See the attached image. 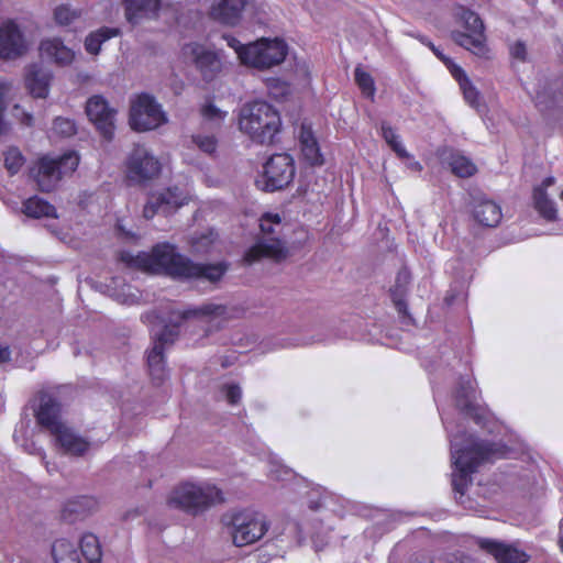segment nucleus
<instances>
[{"mask_svg":"<svg viewBox=\"0 0 563 563\" xmlns=\"http://www.w3.org/2000/svg\"><path fill=\"white\" fill-rule=\"evenodd\" d=\"M325 545L327 544L324 542L319 543L318 539L313 538V548H314L316 552L323 550Z\"/></svg>","mask_w":563,"mask_h":563,"instance_id":"60","label":"nucleus"},{"mask_svg":"<svg viewBox=\"0 0 563 563\" xmlns=\"http://www.w3.org/2000/svg\"><path fill=\"white\" fill-rule=\"evenodd\" d=\"M287 44L280 38H262L250 43L242 53V64L258 69L271 68L284 62L287 55Z\"/></svg>","mask_w":563,"mask_h":563,"instance_id":"10","label":"nucleus"},{"mask_svg":"<svg viewBox=\"0 0 563 563\" xmlns=\"http://www.w3.org/2000/svg\"><path fill=\"white\" fill-rule=\"evenodd\" d=\"M52 435L55 445L65 454L82 456L89 450L90 443L67 426Z\"/></svg>","mask_w":563,"mask_h":563,"instance_id":"23","label":"nucleus"},{"mask_svg":"<svg viewBox=\"0 0 563 563\" xmlns=\"http://www.w3.org/2000/svg\"><path fill=\"white\" fill-rule=\"evenodd\" d=\"M476 382L471 375L461 376L455 391V404L461 415L471 418L476 424L487 419V410L476 402Z\"/></svg>","mask_w":563,"mask_h":563,"instance_id":"14","label":"nucleus"},{"mask_svg":"<svg viewBox=\"0 0 563 563\" xmlns=\"http://www.w3.org/2000/svg\"><path fill=\"white\" fill-rule=\"evenodd\" d=\"M54 133L68 137L76 133V124L74 120L58 117L54 120L53 123Z\"/></svg>","mask_w":563,"mask_h":563,"instance_id":"47","label":"nucleus"},{"mask_svg":"<svg viewBox=\"0 0 563 563\" xmlns=\"http://www.w3.org/2000/svg\"><path fill=\"white\" fill-rule=\"evenodd\" d=\"M81 15V10L73 9L68 4H62L54 10V19L58 25L66 26Z\"/></svg>","mask_w":563,"mask_h":563,"instance_id":"43","label":"nucleus"},{"mask_svg":"<svg viewBox=\"0 0 563 563\" xmlns=\"http://www.w3.org/2000/svg\"><path fill=\"white\" fill-rule=\"evenodd\" d=\"M282 218L277 213H264L260 219L261 235L243 256L252 265L264 258L282 261L288 256V249L282 236Z\"/></svg>","mask_w":563,"mask_h":563,"instance_id":"6","label":"nucleus"},{"mask_svg":"<svg viewBox=\"0 0 563 563\" xmlns=\"http://www.w3.org/2000/svg\"><path fill=\"white\" fill-rule=\"evenodd\" d=\"M417 38L426 46H428L434 55L443 62L446 68L450 70L451 75H453V67L457 66L450 57L445 56L442 51L434 46V44L424 35H418Z\"/></svg>","mask_w":563,"mask_h":563,"instance_id":"48","label":"nucleus"},{"mask_svg":"<svg viewBox=\"0 0 563 563\" xmlns=\"http://www.w3.org/2000/svg\"><path fill=\"white\" fill-rule=\"evenodd\" d=\"M40 54L59 66L70 65L75 58V52L58 37L43 40L40 44Z\"/></svg>","mask_w":563,"mask_h":563,"instance_id":"28","label":"nucleus"},{"mask_svg":"<svg viewBox=\"0 0 563 563\" xmlns=\"http://www.w3.org/2000/svg\"><path fill=\"white\" fill-rule=\"evenodd\" d=\"M441 164L460 178L473 176L477 168L473 161L460 151L444 148L439 153Z\"/></svg>","mask_w":563,"mask_h":563,"instance_id":"26","label":"nucleus"},{"mask_svg":"<svg viewBox=\"0 0 563 563\" xmlns=\"http://www.w3.org/2000/svg\"><path fill=\"white\" fill-rule=\"evenodd\" d=\"M121 260L146 272L164 274L177 279H185L190 262L168 242L157 243L151 252H139L135 256L122 253Z\"/></svg>","mask_w":563,"mask_h":563,"instance_id":"4","label":"nucleus"},{"mask_svg":"<svg viewBox=\"0 0 563 563\" xmlns=\"http://www.w3.org/2000/svg\"><path fill=\"white\" fill-rule=\"evenodd\" d=\"M22 122L25 124V125H32L33 123V115L29 112H23V118H22Z\"/></svg>","mask_w":563,"mask_h":563,"instance_id":"59","label":"nucleus"},{"mask_svg":"<svg viewBox=\"0 0 563 563\" xmlns=\"http://www.w3.org/2000/svg\"><path fill=\"white\" fill-rule=\"evenodd\" d=\"M24 450L29 453V454H32V455H38L46 468V471L52 474L53 471H55V466H51V464L48 462L45 461V452L44 450L41 448V446H37L34 442H26L24 444Z\"/></svg>","mask_w":563,"mask_h":563,"instance_id":"50","label":"nucleus"},{"mask_svg":"<svg viewBox=\"0 0 563 563\" xmlns=\"http://www.w3.org/2000/svg\"><path fill=\"white\" fill-rule=\"evenodd\" d=\"M4 95H5V86L3 82L0 81V135L2 134L4 130V111H5V101H4Z\"/></svg>","mask_w":563,"mask_h":563,"instance_id":"54","label":"nucleus"},{"mask_svg":"<svg viewBox=\"0 0 563 563\" xmlns=\"http://www.w3.org/2000/svg\"><path fill=\"white\" fill-rule=\"evenodd\" d=\"M490 423H492V424H494V427H495V428H498V429H501V428H503V427H500V426H497V424H496V422H494V421H492V420H490V416H489V413H488V412H487V419H486V420H484V422H483L482 424H478V426H479V427H482V428H487V429H488V432H490V433H492V432H494V429H492V428H489V427H488V424H490ZM498 433H501V430H498Z\"/></svg>","mask_w":563,"mask_h":563,"instance_id":"57","label":"nucleus"},{"mask_svg":"<svg viewBox=\"0 0 563 563\" xmlns=\"http://www.w3.org/2000/svg\"><path fill=\"white\" fill-rule=\"evenodd\" d=\"M453 78L459 82L460 89L463 92L465 101L473 108L479 104V92L472 84L466 73L460 67H453Z\"/></svg>","mask_w":563,"mask_h":563,"instance_id":"39","label":"nucleus"},{"mask_svg":"<svg viewBox=\"0 0 563 563\" xmlns=\"http://www.w3.org/2000/svg\"><path fill=\"white\" fill-rule=\"evenodd\" d=\"M121 31L119 27L102 26L90 32L85 38V49L91 55H98L104 42L112 37L119 36Z\"/></svg>","mask_w":563,"mask_h":563,"instance_id":"36","label":"nucleus"},{"mask_svg":"<svg viewBox=\"0 0 563 563\" xmlns=\"http://www.w3.org/2000/svg\"><path fill=\"white\" fill-rule=\"evenodd\" d=\"M30 173L36 181L38 189L45 192L52 191L62 178L58 164L48 156L40 158Z\"/></svg>","mask_w":563,"mask_h":563,"instance_id":"21","label":"nucleus"},{"mask_svg":"<svg viewBox=\"0 0 563 563\" xmlns=\"http://www.w3.org/2000/svg\"><path fill=\"white\" fill-rule=\"evenodd\" d=\"M22 212L30 218H56V209L46 200L33 196L23 201Z\"/></svg>","mask_w":563,"mask_h":563,"instance_id":"37","label":"nucleus"},{"mask_svg":"<svg viewBox=\"0 0 563 563\" xmlns=\"http://www.w3.org/2000/svg\"><path fill=\"white\" fill-rule=\"evenodd\" d=\"M541 99H542V96H541L540 92H538L537 96H536V101H537L538 104L542 103Z\"/></svg>","mask_w":563,"mask_h":563,"instance_id":"61","label":"nucleus"},{"mask_svg":"<svg viewBox=\"0 0 563 563\" xmlns=\"http://www.w3.org/2000/svg\"><path fill=\"white\" fill-rule=\"evenodd\" d=\"M424 366L430 375L434 401L450 441L452 487L455 499L465 509L472 510V501L465 495L472 483V475L486 462L511 457L517 451L519 442L514 433H507L506 439L503 438L499 441L481 440L473 433L466 432L461 423L452 421L440 404V380L443 378L446 382L451 378L452 369L448 368L442 360L429 362Z\"/></svg>","mask_w":563,"mask_h":563,"instance_id":"1","label":"nucleus"},{"mask_svg":"<svg viewBox=\"0 0 563 563\" xmlns=\"http://www.w3.org/2000/svg\"><path fill=\"white\" fill-rule=\"evenodd\" d=\"M26 51V41L19 25L8 20L0 25V58L14 59Z\"/></svg>","mask_w":563,"mask_h":563,"instance_id":"18","label":"nucleus"},{"mask_svg":"<svg viewBox=\"0 0 563 563\" xmlns=\"http://www.w3.org/2000/svg\"><path fill=\"white\" fill-rule=\"evenodd\" d=\"M126 177L134 183L143 184L161 173L159 159L143 144H135L128 155Z\"/></svg>","mask_w":563,"mask_h":563,"instance_id":"12","label":"nucleus"},{"mask_svg":"<svg viewBox=\"0 0 563 563\" xmlns=\"http://www.w3.org/2000/svg\"><path fill=\"white\" fill-rule=\"evenodd\" d=\"M183 54L195 64L206 81L212 80L222 68L218 53L198 43H189L183 47Z\"/></svg>","mask_w":563,"mask_h":563,"instance_id":"17","label":"nucleus"},{"mask_svg":"<svg viewBox=\"0 0 563 563\" xmlns=\"http://www.w3.org/2000/svg\"><path fill=\"white\" fill-rule=\"evenodd\" d=\"M295 177L294 158L287 154H274L264 165L263 189L265 191H276L288 186ZM262 184V181H257Z\"/></svg>","mask_w":563,"mask_h":563,"instance_id":"13","label":"nucleus"},{"mask_svg":"<svg viewBox=\"0 0 563 563\" xmlns=\"http://www.w3.org/2000/svg\"><path fill=\"white\" fill-rule=\"evenodd\" d=\"M191 142L201 152L209 154V155H212L213 153H216L217 147H218V139L214 134H202V133L192 134Z\"/></svg>","mask_w":563,"mask_h":563,"instance_id":"42","label":"nucleus"},{"mask_svg":"<svg viewBox=\"0 0 563 563\" xmlns=\"http://www.w3.org/2000/svg\"><path fill=\"white\" fill-rule=\"evenodd\" d=\"M141 319L148 325L164 323L159 331L152 329L154 343L147 354V366L152 380L154 384L161 385L167 376L164 346L177 339L180 324L188 320H195L203 329V336L207 338L224 327L229 319V311L224 305L207 302L185 309H170L167 318L169 324L165 323L166 320L158 310L145 312Z\"/></svg>","mask_w":563,"mask_h":563,"instance_id":"2","label":"nucleus"},{"mask_svg":"<svg viewBox=\"0 0 563 563\" xmlns=\"http://www.w3.org/2000/svg\"><path fill=\"white\" fill-rule=\"evenodd\" d=\"M560 199L563 201V190H562V192L560 195Z\"/></svg>","mask_w":563,"mask_h":563,"instance_id":"64","label":"nucleus"},{"mask_svg":"<svg viewBox=\"0 0 563 563\" xmlns=\"http://www.w3.org/2000/svg\"><path fill=\"white\" fill-rule=\"evenodd\" d=\"M382 136L399 158H411V154L404 146L399 134L387 123L382 122Z\"/></svg>","mask_w":563,"mask_h":563,"instance_id":"40","label":"nucleus"},{"mask_svg":"<svg viewBox=\"0 0 563 563\" xmlns=\"http://www.w3.org/2000/svg\"><path fill=\"white\" fill-rule=\"evenodd\" d=\"M186 201V197L177 188H167L159 192H153L148 196L143 209V216L150 220L156 214L169 216L174 213Z\"/></svg>","mask_w":563,"mask_h":563,"instance_id":"16","label":"nucleus"},{"mask_svg":"<svg viewBox=\"0 0 563 563\" xmlns=\"http://www.w3.org/2000/svg\"><path fill=\"white\" fill-rule=\"evenodd\" d=\"M282 128L279 112L265 101L245 103L239 112V129L253 142L272 144Z\"/></svg>","mask_w":563,"mask_h":563,"instance_id":"5","label":"nucleus"},{"mask_svg":"<svg viewBox=\"0 0 563 563\" xmlns=\"http://www.w3.org/2000/svg\"><path fill=\"white\" fill-rule=\"evenodd\" d=\"M86 113L102 137L111 141L115 129V110L109 107L108 101L99 95L90 97L86 104Z\"/></svg>","mask_w":563,"mask_h":563,"instance_id":"15","label":"nucleus"},{"mask_svg":"<svg viewBox=\"0 0 563 563\" xmlns=\"http://www.w3.org/2000/svg\"><path fill=\"white\" fill-rule=\"evenodd\" d=\"M478 545L492 553L498 563H526L528 561V555L523 551L492 539L482 538L478 540Z\"/></svg>","mask_w":563,"mask_h":563,"instance_id":"27","label":"nucleus"},{"mask_svg":"<svg viewBox=\"0 0 563 563\" xmlns=\"http://www.w3.org/2000/svg\"><path fill=\"white\" fill-rule=\"evenodd\" d=\"M268 476L273 481L288 482V489L300 499H305L311 510L325 509L342 518L347 510L349 500L303 477L283 465L275 456H269Z\"/></svg>","mask_w":563,"mask_h":563,"instance_id":"3","label":"nucleus"},{"mask_svg":"<svg viewBox=\"0 0 563 563\" xmlns=\"http://www.w3.org/2000/svg\"><path fill=\"white\" fill-rule=\"evenodd\" d=\"M223 522L236 547L255 543L269 528L266 516L253 508L233 510L223 516Z\"/></svg>","mask_w":563,"mask_h":563,"instance_id":"8","label":"nucleus"},{"mask_svg":"<svg viewBox=\"0 0 563 563\" xmlns=\"http://www.w3.org/2000/svg\"><path fill=\"white\" fill-rule=\"evenodd\" d=\"M510 55L512 58L525 62L527 58V47L522 41H517L510 46Z\"/></svg>","mask_w":563,"mask_h":563,"instance_id":"51","label":"nucleus"},{"mask_svg":"<svg viewBox=\"0 0 563 563\" xmlns=\"http://www.w3.org/2000/svg\"><path fill=\"white\" fill-rule=\"evenodd\" d=\"M454 42L475 55H484L486 52L485 34L483 32H453Z\"/></svg>","mask_w":563,"mask_h":563,"instance_id":"38","label":"nucleus"},{"mask_svg":"<svg viewBox=\"0 0 563 563\" xmlns=\"http://www.w3.org/2000/svg\"><path fill=\"white\" fill-rule=\"evenodd\" d=\"M246 0H221L212 8L214 20L227 24L235 25L240 22Z\"/></svg>","mask_w":563,"mask_h":563,"instance_id":"32","label":"nucleus"},{"mask_svg":"<svg viewBox=\"0 0 563 563\" xmlns=\"http://www.w3.org/2000/svg\"><path fill=\"white\" fill-rule=\"evenodd\" d=\"M35 417L37 423L47 429L51 434H54L66 426L60 420V405L56 398L51 395L41 396Z\"/></svg>","mask_w":563,"mask_h":563,"instance_id":"20","label":"nucleus"},{"mask_svg":"<svg viewBox=\"0 0 563 563\" xmlns=\"http://www.w3.org/2000/svg\"><path fill=\"white\" fill-rule=\"evenodd\" d=\"M52 435L55 445L65 454L82 456L89 450L90 443L67 426Z\"/></svg>","mask_w":563,"mask_h":563,"instance_id":"22","label":"nucleus"},{"mask_svg":"<svg viewBox=\"0 0 563 563\" xmlns=\"http://www.w3.org/2000/svg\"><path fill=\"white\" fill-rule=\"evenodd\" d=\"M224 40L227 41L228 45L235 51L239 59L242 62V53L244 49L249 48V44H242L238 38L233 36H224Z\"/></svg>","mask_w":563,"mask_h":563,"instance_id":"53","label":"nucleus"},{"mask_svg":"<svg viewBox=\"0 0 563 563\" xmlns=\"http://www.w3.org/2000/svg\"><path fill=\"white\" fill-rule=\"evenodd\" d=\"M554 183L555 178L553 176L545 177L540 185L533 188L532 191L534 209L548 221H554L558 218L556 203L547 192V189L553 186Z\"/></svg>","mask_w":563,"mask_h":563,"instance_id":"25","label":"nucleus"},{"mask_svg":"<svg viewBox=\"0 0 563 563\" xmlns=\"http://www.w3.org/2000/svg\"><path fill=\"white\" fill-rule=\"evenodd\" d=\"M223 500V494L216 485L207 482H186L174 488L168 504L188 514L197 515Z\"/></svg>","mask_w":563,"mask_h":563,"instance_id":"7","label":"nucleus"},{"mask_svg":"<svg viewBox=\"0 0 563 563\" xmlns=\"http://www.w3.org/2000/svg\"><path fill=\"white\" fill-rule=\"evenodd\" d=\"M560 547H561V549L563 550V537H562V538H560Z\"/></svg>","mask_w":563,"mask_h":563,"instance_id":"62","label":"nucleus"},{"mask_svg":"<svg viewBox=\"0 0 563 563\" xmlns=\"http://www.w3.org/2000/svg\"><path fill=\"white\" fill-rule=\"evenodd\" d=\"M52 74L38 64H32L26 68L25 86L35 98H46L49 91Z\"/></svg>","mask_w":563,"mask_h":563,"instance_id":"30","label":"nucleus"},{"mask_svg":"<svg viewBox=\"0 0 563 563\" xmlns=\"http://www.w3.org/2000/svg\"><path fill=\"white\" fill-rule=\"evenodd\" d=\"M199 117L201 119V126L210 131H219L227 117L228 111L220 109L214 103L213 97H207L198 108Z\"/></svg>","mask_w":563,"mask_h":563,"instance_id":"31","label":"nucleus"},{"mask_svg":"<svg viewBox=\"0 0 563 563\" xmlns=\"http://www.w3.org/2000/svg\"><path fill=\"white\" fill-rule=\"evenodd\" d=\"M166 121L165 112L153 96L141 93L131 101L130 125L133 130H154Z\"/></svg>","mask_w":563,"mask_h":563,"instance_id":"11","label":"nucleus"},{"mask_svg":"<svg viewBox=\"0 0 563 563\" xmlns=\"http://www.w3.org/2000/svg\"><path fill=\"white\" fill-rule=\"evenodd\" d=\"M96 501L89 496H79L67 501L63 508L62 516L64 520L69 522L76 521L79 517L85 516L93 509Z\"/></svg>","mask_w":563,"mask_h":563,"instance_id":"35","label":"nucleus"},{"mask_svg":"<svg viewBox=\"0 0 563 563\" xmlns=\"http://www.w3.org/2000/svg\"><path fill=\"white\" fill-rule=\"evenodd\" d=\"M402 161H406V165L409 169L413 170V172H421L422 170V165L416 161L412 156L411 158H401Z\"/></svg>","mask_w":563,"mask_h":563,"instance_id":"56","label":"nucleus"},{"mask_svg":"<svg viewBox=\"0 0 563 563\" xmlns=\"http://www.w3.org/2000/svg\"><path fill=\"white\" fill-rule=\"evenodd\" d=\"M228 268V263L223 261L216 264H201L194 263L190 260L185 279L202 278L217 283L223 277Z\"/></svg>","mask_w":563,"mask_h":563,"instance_id":"33","label":"nucleus"},{"mask_svg":"<svg viewBox=\"0 0 563 563\" xmlns=\"http://www.w3.org/2000/svg\"><path fill=\"white\" fill-rule=\"evenodd\" d=\"M472 214L478 224L487 228L497 227L503 219L500 205L486 196L473 198Z\"/></svg>","mask_w":563,"mask_h":563,"instance_id":"19","label":"nucleus"},{"mask_svg":"<svg viewBox=\"0 0 563 563\" xmlns=\"http://www.w3.org/2000/svg\"><path fill=\"white\" fill-rule=\"evenodd\" d=\"M125 18L129 23L135 25L143 18L154 15L161 5V0H124Z\"/></svg>","mask_w":563,"mask_h":563,"instance_id":"34","label":"nucleus"},{"mask_svg":"<svg viewBox=\"0 0 563 563\" xmlns=\"http://www.w3.org/2000/svg\"><path fill=\"white\" fill-rule=\"evenodd\" d=\"M220 393L232 406L236 405L242 397L241 387L234 383L223 384Z\"/></svg>","mask_w":563,"mask_h":563,"instance_id":"49","label":"nucleus"},{"mask_svg":"<svg viewBox=\"0 0 563 563\" xmlns=\"http://www.w3.org/2000/svg\"><path fill=\"white\" fill-rule=\"evenodd\" d=\"M246 450L254 455H258L260 457L266 454V448L260 441L249 443Z\"/></svg>","mask_w":563,"mask_h":563,"instance_id":"55","label":"nucleus"},{"mask_svg":"<svg viewBox=\"0 0 563 563\" xmlns=\"http://www.w3.org/2000/svg\"><path fill=\"white\" fill-rule=\"evenodd\" d=\"M55 563H101L102 552L98 538L92 533H85L76 542L60 538L52 545Z\"/></svg>","mask_w":563,"mask_h":563,"instance_id":"9","label":"nucleus"},{"mask_svg":"<svg viewBox=\"0 0 563 563\" xmlns=\"http://www.w3.org/2000/svg\"><path fill=\"white\" fill-rule=\"evenodd\" d=\"M461 20L467 32H483L484 33V23L479 15L472 10L462 9L461 11Z\"/></svg>","mask_w":563,"mask_h":563,"instance_id":"46","label":"nucleus"},{"mask_svg":"<svg viewBox=\"0 0 563 563\" xmlns=\"http://www.w3.org/2000/svg\"><path fill=\"white\" fill-rule=\"evenodd\" d=\"M445 301L448 302V305H451L452 299H451V298H449V297H446V298H445Z\"/></svg>","mask_w":563,"mask_h":563,"instance_id":"63","label":"nucleus"},{"mask_svg":"<svg viewBox=\"0 0 563 563\" xmlns=\"http://www.w3.org/2000/svg\"><path fill=\"white\" fill-rule=\"evenodd\" d=\"M410 278V272L407 268H401L396 276L394 287L390 289L391 300L399 316L402 318V322L406 324L413 322L405 300Z\"/></svg>","mask_w":563,"mask_h":563,"instance_id":"29","label":"nucleus"},{"mask_svg":"<svg viewBox=\"0 0 563 563\" xmlns=\"http://www.w3.org/2000/svg\"><path fill=\"white\" fill-rule=\"evenodd\" d=\"M354 79L362 93L365 97L373 99L375 95V84L373 77L361 66H357L354 70Z\"/></svg>","mask_w":563,"mask_h":563,"instance_id":"41","label":"nucleus"},{"mask_svg":"<svg viewBox=\"0 0 563 563\" xmlns=\"http://www.w3.org/2000/svg\"><path fill=\"white\" fill-rule=\"evenodd\" d=\"M54 159L58 164L62 176L75 172L79 165V156L76 152H67Z\"/></svg>","mask_w":563,"mask_h":563,"instance_id":"45","label":"nucleus"},{"mask_svg":"<svg viewBox=\"0 0 563 563\" xmlns=\"http://www.w3.org/2000/svg\"><path fill=\"white\" fill-rule=\"evenodd\" d=\"M25 158L16 147H10L4 153V166L11 175L19 173L24 165Z\"/></svg>","mask_w":563,"mask_h":563,"instance_id":"44","label":"nucleus"},{"mask_svg":"<svg viewBox=\"0 0 563 563\" xmlns=\"http://www.w3.org/2000/svg\"><path fill=\"white\" fill-rule=\"evenodd\" d=\"M10 360V350L8 346H0V364Z\"/></svg>","mask_w":563,"mask_h":563,"instance_id":"58","label":"nucleus"},{"mask_svg":"<svg viewBox=\"0 0 563 563\" xmlns=\"http://www.w3.org/2000/svg\"><path fill=\"white\" fill-rule=\"evenodd\" d=\"M298 141L306 163L310 166H321L323 164V156L310 123L303 121L300 124Z\"/></svg>","mask_w":563,"mask_h":563,"instance_id":"24","label":"nucleus"},{"mask_svg":"<svg viewBox=\"0 0 563 563\" xmlns=\"http://www.w3.org/2000/svg\"><path fill=\"white\" fill-rule=\"evenodd\" d=\"M214 238H216V234L213 233V231H210L208 234H202L200 238H198L194 242V246L198 251H202V250L207 251L209 245L212 244Z\"/></svg>","mask_w":563,"mask_h":563,"instance_id":"52","label":"nucleus"}]
</instances>
